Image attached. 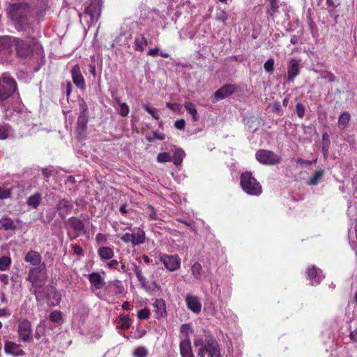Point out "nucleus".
I'll return each mask as SVG.
<instances>
[{"mask_svg":"<svg viewBox=\"0 0 357 357\" xmlns=\"http://www.w3.org/2000/svg\"><path fill=\"white\" fill-rule=\"evenodd\" d=\"M143 108L150 114L155 119L158 120L160 119L158 110L154 108L149 106L148 105H144Z\"/></svg>","mask_w":357,"mask_h":357,"instance_id":"obj_43","label":"nucleus"},{"mask_svg":"<svg viewBox=\"0 0 357 357\" xmlns=\"http://www.w3.org/2000/svg\"><path fill=\"white\" fill-rule=\"evenodd\" d=\"M79 107H80V109H81L80 114L85 116V112H86L88 107L84 100H81L79 101Z\"/></svg>","mask_w":357,"mask_h":357,"instance_id":"obj_58","label":"nucleus"},{"mask_svg":"<svg viewBox=\"0 0 357 357\" xmlns=\"http://www.w3.org/2000/svg\"><path fill=\"white\" fill-rule=\"evenodd\" d=\"M296 113L300 119H303L304 117L305 108L303 104L298 102L296 105Z\"/></svg>","mask_w":357,"mask_h":357,"instance_id":"obj_44","label":"nucleus"},{"mask_svg":"<svg viewBox=\"0 0 357 357\" xmlns=\"http://www.w3.org/2000/svg\"><path fill=\"white\" fill-rule=\"evenodd\" d=\"M147 355L148 351L144 347H139L136 348L133 351V356L135 357H146Z\"/></svg>","mask_w":357,"mask_h":357,"instance_id":"obj_40","label":"nucleus"},{"mask_svg":"<svg viewBox=\"0 0 357 357\" xmlns=\"http://www.w3.org/2000/svg\"><path fill=\"white\" fill-rule=\"evenodd\" d=\"M4 349L6 354H11L14 356H22L25 354V352L20 349L19 344L10 341L5 342Z\"/></svg>","mask_w":357,"mask_h":357,"instance_id":"obj_19","label":"nucleus"},{"mask_svg":"<svg viewBox=\"0 0 357 357\" xmlns=\"http://www.w3.org/2000/svg\"><path fill=\"white\" fill-rule=\"evenodd\" d=\"M73 208V205L71 202L66 199H61L56 206V211L62 220H64L70 213Z\"/></svg>","mask_w":357,"mask_h":357,"instance_id":"obj_14","label":"nucleus"},{"mask_svg":"<svg viewBox=\"0 0 357 357\" xmlns=\"http://www.w3.org/2000/svg\"><path fill=\"white\" fill-rule=\"evenodd\" d=\"M161 262L170 271H176L180 267L181 259L177 255H162L160 257Z\"/></svg>","mask_w":357,"mask_h":357,"instance_id":"obj_10","label":"nucleus"},{"mask_svg":"<svg viewBox=\"0 0 357 357\" xmlns=\"http://www.w3.org/2000/svg\"><path fill=\"white\" fill-rule=\"evenodd\" d=\"M241 186L248 195L258 196L262 192L261 185L250 172L241 175Z\"/></svg>","mask_w":357,"mask_h":357,"instance_id":"obj_3","label":"nucleus"},{"mask_svg":"<svg viewBox=\"0 0 357 357\" xmlns=\"http://www.w3.org/2000/svg\"><path fill=\"white\" fill-rule=\"evenodd\" d=\"M54 171L55 169L53 168V167H45L42 169V174L46 178L47 181H48L49 177L53 175Z\"/></svg>","mask_w":357,"mask_h":357,"instance_id":"obj_46","label":"nucleus"},{"mask_svg":"<svg viewBox=\"0 0 357 357\" xmlns=\"http://www.w3.org/2000/svg\"><path fill=\"white\" fill-rule=\"evenodd\" d=\"M10 128L9 124L0 123V140H5L9 137Z\"/></svg>","mask_w":357,"mask_h":357,"instance_id":"obj_29","label":"nucleus"},{"mask_svg":"<svg viewBox=\"0 0 357 357\" xmlns=\"http://www.w3.org/2000/svg\"><path fill=\"white\" fill-rule=\"evenodd\" d=\"M317 161V158H316L314 160H303L301 158H298L296 162L297 164H300L302 167L305 165H310L311 164H313V163H316Z\"/></svg>","mask_w":357,"mask_h":357,"instance_id":"obj_53","label":"nucleus"},{"mask_svg":"<svg viewBox=\"0 0 357 357\" xmlns=\"http://www.w3.org/2000/svg\"><path fill=\"white\" fill-rule=\"evenodd\" d=\"M56 213L52 210H48L46 211L45 219L44 222L49 223L55 217Z\"/></svg>","mask_w":357,"mask_h":357,"instance_id":"obj_52","label":"nucleus"},{"mask_svg":"<svg viewBox=\"0 0 357 357\" xmlns=\"http://www.w3.org/2000/svg\"><path fill=\"white\" fill-rule=\"evenodd\" d=\"M15 79L8 74L3 73L0 77V102L8 99L17 90Z\"/></svg>","mask_w":357,"mask_h":357,"instance_id":"obj_4","label":"nucleus"},{"mask_svg":"<svg viewBox=\"0 0 357 357\" xmlns=\"http://www.w3.org/2000/svg\"><path fill=\"white\" fill-rule=\"evenodd\" d=\"M42 200V195L39 192H36L33 195L28 197L26 204L28 206L36 209L40 204Z\"/></svg>","mask_w":357,"mask_h":357,"instance_id":"obj_24","label":"nucleus"},{"mask_svg":"<svg viewBox=\"0 0 357 357\" xmlns=\"http://www.w3.org/2000/svg\"><path fill=\"white\" fill-rule=\"evenodd\" d=\"M109 287H114V291L116 294H121L124 292L125 289L122 282L119 280L111 281L108 285Z\"/></svg>","mask_w":357,"mask_h":357,"instance_id":"obj_30","label":"nucleus"},{"mask_svg":"<svg viewBox=\"0 0 357 357\" xmlns=\"http://www.w3.org/2000/svg\"><path fill=\"white\" fill-rule=\"evenodd\" d=\"M85 8L83 13H79L81 17L83 14L89 15L91 21L98 20L102 12V0H88L84 3Z\"/></svg>","mask_w":357,"mask_h":357,"instance_id":"obj_5","label":"nucleus"},{"mask_svg":"<svg viewBox=\"0 0 357 357\" xmlns=\"http://www.w3.org/2000/svg\"><path fill=\"white\" fill-rule=\"evenodd\" d=\"M258 161L262 165H274L280 162V158H257Z\"/></svg>","mask_w":357,"mask_h":357,"instance_id":"obj_33","label":"nucleus"},{"mask_svg":"<svg viewBox=\"0 0 357 357\" xmlns=\"http://www.w3.org/2000/svg\"><path fill=\"white\" fill-rule=\"evenodd\" d=\"M120 327L122 329H128L131 324L130 319L128 316H123L120 318L119 321Z\"/></svg>","mask_w":357,"mask_h":357,"instance_id":"obj_41","label":"nucleus"},{"mask_svg":"<svg viewBox=\"0 0 357 357\" xmlns=\"http://www.w3.org/2000/svg\"><path fill=\"white\" fill-rule=\"evenodd\" d=\"M147 45V40L144 35H142L139 38H135V50L139 52H143L144 47Z\"/></svg>","mask_w":357,"mask_h":357,"instance_id":"obj_27","label":"nucleus"},{"mask_svg":"<svg viewBox=\"0 0 357 357\" xmlns=\"http://www.w3.org/2000/svg\"><path fill=\"white\" fill-rule=\"evenodd\" d=\"M0 281L3 283L5 285H7L9 282L8 275L6 274H1L0 275Z\"/></svg>","mask_w":357,"mask_h":357,"instance_id":"obj_63","label":"nucleus"},{"mask_svg":"<svg viewBox=\"0 0 357 357\" xmlns=\"http://www.w3.org/2000/svg\"><path fill=\"white\" fill-rule=\"evenodd\" d=\"M0 52L6 56H12L14 52L17 58L26 59L34 53L40 54L42 64L45 53L42 45L32 37L20 38L13 36L0 37Z\"/></svg>","mask_w":357,"mask_h":357,"instance_id":"obj_1","label":"nucleus"},{"mask_svg":"<svg viewBox=\"0 0 357 357\" xmlns=\"http://www.w3.org/2000/svg\"><path fill=\"white\" fill-rule=\"evenodd\" d=\"M98 252L100 258L105 260L110 259L114 256V252L109 247H101L98 249Z\"/></svg>","mask_w":357,"mask_h":357,"instance_id":"obj_26","label":"nucleus"},{"mask_svg":"<svg viewBox=\"0 0 357 357\" xmlns=\"http://www.w3.org/2000/svg\"><path fill=\"white\" fill-rule=\"evenodd\" d=\"M41 259L42 258L39 252L34 250H30L24 257V261L26 262L30 263L36 266L41 265Z\"/></svg>","mask_w":357,"mask_h":357,"instance_id":"obj_20","label":"nucleus"},{"mask_svg":"<svg viewBox=\"0 0 357 357\" xmlns=\"http://www.w3.org/2000/svg\"><path fill=\"white\" fill-rule=\"evenodd\" d=\"M279 6L278 1L275 0L272 1H269V8L267 10V14L270 16H273L274 13L278 11Z\"/></svg>","mask_w":357,"mask_h":357,"instance_id":"obj_37","label":"nucleus"},{"mask_svg":"<svg viewBox=\"0 0 357 357\" xmlns=\"http://www.w3.org/2000/svg\"><path fill=\"white\" fill-rule=\"evenodd\" d=\"M71 75L73 83L77 87L83 90L85 89V81L81 73L80 67L78 64L75 65L71 70Z\"/></svg>","mask_w":357,"mask_h":357,"instance_id":"obj_16","label":"nucleus"},{"mask_svg":"<svg viewBox=\"0 0 357 357\" xmlns=\"http://www.w3.org/2000/svg\"><path fill=\"white\" fill-rule=\"evenodd\" d=\"M184 107L187 112L192 116L194 121L197 122L199 120V115L197 113L195 105L191 102H187L184 104Z\"/></svg>","mask_w":357,"mask_h":357,"instance_id":"obj_25","label":"nucleus"},{"mask_svg":"<svg viewBox=\"0 0 357 357\" xmlns=\"http://www.w3.org/2000/svg\"><path fill=\"white\" fill-rule=\"evenodd\" d=\"M176 221L185 224L186 226L190 227V229L192 231H195V229L193 227V225L195 223L193 221H191V220L190 221H187V220H182L181 218L176 219Z\"/></svg>","mask_w":357,"mask_h":357,"instance_id":"obj_55","label":"nucleus"},{"mask_svg":"<svg viewBox=\"0 0 357 357\" xmlns=\"http://www.w3.org/2000/svg\"><path fill=\"white\" fill-rule=\"evenodd\" d=\"M88 278L90 282L93 284L97 289H101L105 284L103 278L98 273H92L89 275Z\"/></svg>","mask_w":357,"mask_h":357,"instance_id":"obj_21","label":"nucleus"},{"mask_svg":"<svg viewBox=\"0 0 357 357\" xmlns=\"http://www.w3.org/2000/svg\"><path fill=\"white\" fill-rule=\"evenodd\" d=\"M50 319L52 322L59 323L62 319V314L60 311L54 310L50 314Z\"/></svg>","mask_w":357,"mask_h":357,"instance_id":"obj_39","label":"nucleus"},{"mask_svg":"<svg viewBox=\"0 0 357 357\" xmlns=\"http://www.w3.org/2000/svg\"><path fill=\"white\" fill-rule=\"evenodd\" d=\"M46 266L43 263L38 267L31 268L28 273L27 280L29 281L33 287H40V283L43 278L46 275Z\"/></svg>","mask_w":357,"mask_h":357,"instance_id":"obj_7","label":"nucleus"},{"mask_svg":"<svg viewBox=\"0 0 357 357\" xmlns=\"http://www.w3.org/2000/svg\"><path fill=\"white\" fill-rule=\"evenodd\" d=\"M119 106H120V114L123 117L127 116L130 112L128 105L126 103L123 102V103H119Z\"/></svg>","mask_w":357,"mask_h":357,"instance_id":"obj_48","label":"nucleus"},{"mask_svg":"<svg viewBox=\"0 0 357 357\" xmlns=\"http://www.w3.org/2000/svg\"><path fill=\"white\" fill-rule=\"evenodd\" d=\"M11 264V259L9 257L3 256L0 258V271L7 270Z\"/></svg>","mask_w":357,"mask_h":357,"instance_id":"obj_36","label":"nucleus"},{"mask_svg":"<svg viewBox=\"0 0 357 357\" xmlns=\"http://www.w3.org/2000/svg\"><path fill=\"white\" fill-rule=\"evenodd\" d=\"M157 161L160 163L172 162L176 166H179L183 162V158H157Z\"/></svg>","mask_w":357,"mask_h":357,"instance_id":"obj_35","label":"nucleus"},{"mask_svg":"<svg viewBox=\"0 0 357 357\" xmlns=\"http://www.w3.org/2000/svg\"><path fill=\"white\" fill-rule=\"evenodd\" d=\"M150 315L149 310L147 308H144L138 311L137 317L139 319H146L149 318Z\"/></svg>","mask_w":357,"mask_h":357,"instance_id":"obj_47","label":"nucleus"},{"mask_svg":"<svg viewBox=\"0 0 357 357\" xmlns=\"http://www.w3.org/2000/svg\"><path fill=\"white\" fill-rule=\"evenodd\" d=\"M175 127L178 130H183L185 126V121L183 119H179L175 121Z\"/></svg>","mask_w":357,"mask_h":357,"instance_id":"obj_57","label":"nucleus"},{"mask_svg":"<svg viewBox=\"0 0 357 357\" xmlns=\"http://www.w3.org/2000/svg\"><path fill=\"white\" fill-rule=\"evenodd\" d=\"M281 111V105L279 102H275L273 105V112L275 113H280Z\"/></svg>","mask_w":357,"mask_h":357,"instance_id":"obj_64","label":"nucleus"},{"mask_svg":"<svg viewBox=\"0 0 357 357\" xmlns=\"http://www.w3.org/2000/svg\"><path fill=\"white\" fill-rule=\"evenodd\" d=\"M206 344V338L205 340H203L202 338H195L194 340V344L196 347L202 348L204 347Z\"/></svg>","mask_w":357,"mask_h":357,"instance_id":"obj_54","label":"nucleus"},{"mask_svg":"<svg viewBox=\"0 0 357 357\" xmlns=\"http://www.w3.org/2000/svg\"><path fill=\"white\" fill-rule=\"evenodd\" d=\"M324 170V169H319L316 171L313 175V176L309 180L308 185H317L319 181H321V178L323 177Z\"/></svg>","mask_w":357,"mask_h":357,"instance_id":"obj_31","label":"nucleus"},{"mask_svg":"<svg viewBox=\"0 0 357 357\" xmlns=\"http://www.w3.org/2000/svg\"><path fill=\"white\" fill-rule=\"evenodd\" d=\"M349 338L354 342H356L357 343V328H356L354 331H350V333H349Z\"/></svg>","mask_w":357,"mask_h":357,"instance_id":"obj_62","label":"nucleus"},{"mask_svg":"<svg viewBox=\"0 0 357 357\" xmlns=\"http://www.w3.org/2000/svg\"><path fill=\"white\" fill-rule=\"evenodd\" d=\"M17 229L16 225L13 220L10 218L3 217L0 219V229L3 230H15Z\"/></svg>","mask_w":357,"mask_h":357,"instance_id":"obj_23","label":"nucleus"},{"mask_svg":"<svg viewBox=\"0 0 357 357\" xmlns=\"http://www.w3.org/2000/svg\"><path fill=\"white\" fill-rule=\"evenodd\" d=\"M52 291L53 292L51 294V299L53 300L52 305H57L59 303L61 299V294L56 291L55 287H54V291Z\"/></svg>","mask_w":357,"mask_h":357,"instance_id":"obj_45","label":"nucleus"},{"mask_svg":"<svg viewBox=\"0 0 357 357\" xmlns=\"http://www.w3.org/2000/svg\"><path fill=\"white\" fill-rule=\"evenodd\" d=\"M317 271L314 266L308 268L307 271V278L310 280L314 279L317 277Z\"/></svg>","mask_w":357,"mask_h":357,"instance_id":"obj_49","label":"nucleus"},{"mask_svg":"<svg viewBox=\"0 0 357 357\" xmlns=\"http://www.w3.org/2000/svg\"><path fill=\"white\" fill-rule=\"evenodd\" d=\"M180 353L181 357H194L188 335H186L185 339L180 342Z\"/></svg>","mask_w":357,"mask_h":357,"instance_id":"obj_17","label":"nucleus"},{"mask_svg":"<svg viewBox=\"0 0 357 357\" xmlns=\"http://www.w3.org/2000/svg\"><path fill=\"white\" fill-rule=\"evenodd\" d=\"M237 90L235 84H225L217 90L214 93V97L217 100H223L234 93Z\"/></svg>","mask_w":357,"mask_h":357,"instance_id":"obj_12","label":"nucleus"},{"mask_svg":"<svg viewBox=\"0 0 357 357\" xmlns=\"http://www.w3.org/2000/svg\"><path fill=\"white\" fill-rule=\"evenodd\" d=\"M191 331L190 324H184L181 326V333H185V336L188 335V332Z\"/></svg>","mask_w":357,"mask_h":357,"instance_id":"obj_59","label":"nucleus"},{"mask_svg":"<svg viewBox=\"0 0 357 357\" xmlns=\"http://www.w3.org/2000/svg\"><path fill=\"white\" fill-rule=\"evenodd\" d=\"M301 65L299 61L296 59H291L287 66V82H294L295 77L300 74Z\"/></svg>","mask_w":357,"mask_h":357,"instance_id":"obj_11","label":"nucleus"},{"mask_svg":"<svg viewBox=\"0 0 357 357\" xmlns=\"http://www.w3.org/2000/svg\"><path fill=\"white\" fill-rule=\"evenodd\" d=\"M17 333L20 339L24 342L33 341L31 324L28 319H24L19 321Z\"/></svg>","mask_w":357,"mask_h":357,"instance_id":"obj_8","label":"nucleus"},{"mask_svg":"<svg viewBox=\"0 0 357 357\" xmlns=\"http://www.w3.org/2000/svg\"><path fill=\"white\" fill-rule=\"evenodd\" d=\"M87 128V120L84 115L79 114L77 122V130L79 134L84 132Z\"/></svg>","mask_w":357,"mask_h":357,"instance_id":"obj_28","label":"nucleus"},{"mask_svg":"<svg viewBox=\"0 0 357 357\" xmlns=\"http://www.w3.org/2000/svg\"><path fill=\"white\" fill-rule=\"evenodd\" d=\"M350 120V114L348 112L342 113L338 118V126L340 129H344Z\"/></svg>","mask_w":357,"mask_h":357,"instance_id":"obj_32","label":"nucleus"},{"mask_svg":"<svg viewBox=\"0 0 357 357\" xmlns=\"http://www.w3.org/2000/svg\"><path fill=\"white\" fill-rule=\"evenodd\" d=\"M73 252L77 255H83V249L79 245H73Z\"/></svg>","mask_w":357,"mask_h":357,"instance_id":"obj_60","label":"nucleus"},{"mask_svg":"<svg viewBox=\"0 0 357 357\" xmlns=\"http://www.w3.org/2000/svg\"><path fill=\"white\" fill-rule=\"evenodd\" d=\"M54 291V287L51 285H46L45 287H36L33 294L36 296L37 301H43L44 299H51V294Z\"/></svg>","mask_w":357,"mask_h":357,"instance_id":"obj_15","label":"nucleus"},{"mask_svg":"<svg viewBox=\"0 0 357 357\" xmlns=\"http://www.w3.org/2000/svg\"><path fill=\"white\" fill-rule=\"evenodd\" d=\"M274 64H275L274 59L271 58V59H268L265 62V63L264 65V68L267 73L272 74L274 70Z\"/></svg>","mask_w":357,"mask_h":357,"instance_id":"obj_42","label":"nucleus"},{"mask_svg":"<svg viewBox=\"0 0 357 357\" xmlns=\"http://www.w3.org/2000/svg\"><path fill=\"white\" fill-rule=\"evenodd\" d=\"M119 237L125 243H132L134 246L142 244L145 241V233L142 229H138L137 233H126Z\"/></svg>","mask_w":357,"mask_h":357,"instance_id":"obj_9","label":"nucleus"},{"mask_svg":"<svg viewBox=\"0 0 357 357\" xmlns=\"http://www.w3.org/2000/svg\"><path fill=\"white\" fill-rule=\"evenodd\" d=\"M206 354H208V357H221L218 343L211 336L206 337V345L199 348L197 352L199 357H204Z\"/></svg>","mask_w":357,"mask_h":357,"instance_id":"obj_6","label":"nucleus"},{"mask_svg":"<svg viewBox=\"0 0 357 357\" xmlns=\"http://www.w3.org/2000/svg\"><path fill=\"white\" fill-rule=\"evenodd\" d=\"M29 12L28 4L24 3H13L8 9V17L15 24L18 30H22L28 26Z\"/></svg>","mask_w":357,"mask_h":357,"instance_id":"obj_2","label":"nucleus"},{"mask_svg":"<svg viewBox=\"0 0 357 357\" xmlns=\"http://www.w3.org/2000/svg\"><path fill=\"white\" fill-rule=\"evenodd\" d=\"M273 153L271 151L261 149L256 153L255 156H273Z\"/></svg>","mask_w":357,"mask_h":357,"instance_id":"obj_56","label":"nucleus"},{"mask_svg":"<svg viewBox=\"0 0 357 357\" xmlns=\"http://www.w3.org/2000/svg\"><path fill=\"white\" fill-rule=\"evenodd\" d=\"M185 301L188 307L195 313H199L202 309V303L198 297L192 295H187Z\"/></svg>","mask_w":357,"mask_h":357,"instance_id":"obj_18","label":"nucleus"},{"mask_svg":"<svg viewBox=\"0 0 357 357\" xmlns=\"http://www.w3.org/2000/svg\"><path fill=\"white\" fill-rule=\"evenodd\" d=\"M68 222L75 231L77 233L84 232V224L78 218L71 217L68 219Z\"/></svg>","mask_w":357,"mask_h":357,"instance_id":"obj_22","label":"nucleus"},{"mask_svg":"<svg viewBox=\"0 0 357 357\" xmlns=\"http://www.w3.org/2000/svg\"><path fill=\"white\" fill-rule=\"evenodd\" d=\"M133 271H135L138 280L139 281L142 287L147 291L151 292L155 291V288L158 287V284L155 281H153L151 284L146 282V278L143 276L142 269L139 266L135 264H132Z\"/></svg>","mask_w":357,"mask_h":357,"instance_id":"obj_13","label":"nucleus"},{"mask_svg":"<svg viewBox=\"0 0 357 357\" xmlns=\"http://www.w3.org/2000/svg\"><path fill=\"white\" fill-rule=\"evenodd\" d=\"M192 273L196 279H202L203 275L202 265L198 262H195L192 266Z\"/></svg>","mask_w":357,"mask_h":357,"instance_id":"obj_34","label":"nucleus"},{"mask_svg":"<svg viewBox=\"0 0 357 357\" xmlns=\"http://www.w3.org/2000/svg\"><path fill=\"white\" fill-rule=\"evenodd\" d=\"M45 325L44 322H40L36 327L35 331V337L39 340L45 335Z\"/></svg>","mask_w":357,"mask_h":357,"instance_id":"obj_38","label":"nucleus"},{"mask_svg":"<svg viewBox=\"0 0 357 357\" xmlns=\"http://www.w3.org/2000/svg\"><path fill=\"white\" fill-rule=\"evenodd\" d=\"M48 9V6L46 4H44L42 9H39L36 12V15L38 17H42L44 16L45 11Z\"/></svg>","mask_w":357,"mask_h":357,"instance_id":"obj_61","label":"nucleus"},{"mask_svg":"<svg viewBox=\"0 0 357 357\" xmlns=\"http://www.w3.org/2000/svg\"><path fill=\"white\" fill-rule=\"evenodd\" d=\"M11 195V189H6L0 187V199H7Z\"/></svg>","mask_w":357,"mask_h":357,"instance_id":"obj_50","label":"nucleus"},{"mask_svg":"<svg viewBox=\"0 0 357 357\" xmlns=\"http://www.w3.org/2000/svg\"><path fill=\"white\" fill-rule=\"evenodd\" d=\"M147 209H148L147 213H149V217L150 220H157L158 217H157L155 208L152 206L149 205L147 207Z\"/></svg>","mask_w":357,"mask_h":357,"instance_id":"obj_51","label":"nucleus"}]
</instances>
